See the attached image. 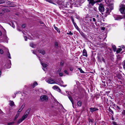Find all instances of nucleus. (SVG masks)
<instances>
[{"label":"nucleus","mask_w":125,"mask_h":125,"mask_svg":"<svg viewBox=\"0 0 125 125\" xmlns=\"http://www.w3.org/2000/svg\"><path fill=\"white\" fill-rule=\"evenodd\" d=\"M21 93V92H20V91H19V92H16V93H15V96H13V98H14L15 97H16V94L18 93Z\"/></svg>","instance_id":"nucleus-42"},{"label":"nucleus","mask_w":125,"mask_h":125,"mask_svg":"<svg viewBox=\"0 0 125 125\" xmlns=\"http://www.w3.org/2000/svg\"><path fill=\"white\" fill-rule=\"evenodd\" d=\"M2 11L5 12H9L10 11V10L7 9L6 8H4L2 9Z\"/></svg>","instance_id":"nucleus-19"},{"label":"nucleus","mask_w":125,"mask_h":125,"mask_svg":"<svg viewBox=\"0 0 125 125\" xmlns=\"http://www.w3.org/2000/svg\"><path fill=\"white\" fill-rule=\"evenodd\" d=\"M75 28H76V29H77L79 31V30L80 29L78 27V26L77 25H76V26H75Z\"/></svg>","instance_id":"nucleus-53"},{"label":"nucleus","mask_w":125,"mask_h":125,"mask_svg":"<svg viewBox=\"0 0 125 125\" xmlns=\"http://www.w3.org/2000/svg\"><path fill=\"white\" fill-rule=\"evenodd\" d=\"M64 62L63 61H61L60 62V64L62 66L64 64Z\"/></svg>","instance_id":"nucleus-44"},{"label":"nucleus","mask_w":125,"mask_h":125,"mask_svg":"<svg viewBox=\"0 0 125 125\" xmlns=\"http://www.w3.org/2000/svg\"><path fill=\"white\" fill-rule=\"evenodd\" d=\"M67 96H68V97L69 99L70 100V101L71 102L72 104H73L74 102H73V99L72 98V97H71V96L69 94V95H68Z\"/></svg>","instance_id":"nucleus-13"},{"label":"nucleus","mask_w":125,"mask_h":125,"mask_svg":"<svg viewBox=\"0 0 125 125\" xmlns=\"http://www.w3.org/2000/svg\"><path fill=\"white\" fill-rule=\"evenodd\" d=\"M18 117L17 116H16L15 115V117L13 119V120L14 121H15L18 118Z\"/></svg>","instance_id":"nucleus-60"},{"label":"nucleus","mask_w":125,"mask_h":125,"mask_svg":"<svg viewBox=\"0 0 125 125\" xmlns=\"http://www.w3.org/2000/svg\"><path fill=\"white\" fill-rule=\"evenodd\" d=\"M25 104L24 103L21 106V107L20 108L19 110H21V111L23 109V108H24L25 106Z\"/></svg>","instance_id":"nucleus-23"},{"label":"nucleus","mask_w":125,"mask_h":125,"mask_svg":"<svg viewBox=\"0 0 125 125\" xmlns=\"http://www.w3.org/2000/svg\"><path fill=\"white\" fill-rule=\"evenodd\" d=\"M8 56V58L9 59H11V57L10 56V53L8 51V54H7Z\"/></svg>","instance_id":"nucleus-40"},{"label":"nucleus","mask_w":125,"mask_h":125,"mask_svg":"<svg viewBox=\"0 0 125 125\" xmlns=\"http://www.w3.org/2000/svg\"><path fill=\"white\" fill-rule=\"evenodd\" d=\"M116 108H117L118 109H119V110H118V112H120L121 111L120 110H121V108L120 107L117 105H116Z\"/></svg>","instance_id":"nucleus-38"},{"label":"nucleus","mask_w":125,"mask_h":125,"mask_svg":"<svg viewBox=\"0 0 125 125\" xmlns=\"http://www.w3.org/2000/svg\"><path fill=\"white\" fill-rule=\"evenodd\" d=\"M71 19L73 23L74 22H75L74 21V19L73 18V17L72 16H71Z\"/></svg>","instance_id":"nucleus-45"},{"label":"nucleus","mask_w":125,"mask_h":125,"mask_svg":"<svg viewBox=\"0 0 125 125\" xmlns=\"http://www.w3.org/2000/svg\"><path fill=\"white\" fill-rule=\"evenodd\" d=\"M122 58L121 57H120V56L119 55H118V56L117 57V61H119L121 60Z\"/></svg>","instance_id":"nucleus-29"},{"label":"nucleus","mask_w":125,"mask_h":125,"mask_svg":"<svg viewBox=\"0 0 125 125\" xmlns=\"http://www.w3.org/2000/svg\"><path fill=\"white\" fill-rule=\"evenodd\" d=\"M79 32L80 34L82 36V37L85 39L87 38L86 36L85 35L84 33L82 31H79Z\"/></svg>","instance_id":"nucleus-10"},{"label":"nucleus","mask_w":125,"mask_h":125,"mask_svg":"<svg viewBox=\"0 0 125 125\" xmlns=\"http://www.w3.org/2000/svg\"><path fill=\"white\" fill-rule=\"evenodd\" d=\"M14 122H10L9 123H8V125H12L14 123Z\"/></svg>","instance_id":"nucleus-43"},{"label":"nucleus","mask_w":125,"mask_h":125,"mask_svg":"<svg viewBox=\"0 0 125 125\" xmlns=\"http://www.w3.org/2000/svg\"><path fill=\"white\" fill-rule=\"evenodd\" d=\"M54 45L55 47L57 49L58 48V45H59L58 43L56 41L55 42H54Z\"/></svg>","instance_id":"nucleus-18"},{"label":"nucleus","mask_w":125,"mask_h":125,"mask_svg":"<svg viewBox=\"0 0 125 125\" xmlns=\"http://www.w3.org/2000/svg\"><path fill=\"white\" fill-rule=\"evenodd\" d=\"M77 104L78 106H81L82 105V102L80 101H79L77 102Z\"/></svg>","instance_id":"nucleus-28"},{"label":"nucleus","mask_w":125,"mask_h":125,"mask_svg":"<svg viewBox=\"0 0 125 125\" xmlns=\"http://www.w3.org/2000/svg\"><path fill=\"white\" fill-rule=\"evenodd\" d=\"M5 1L6 0H0V4L4 3Z\"/></svg>","instance_id":"nucleus-33"},{"label":"nucleus","mask_w":125,"mask_h":125,"mask_svg":"<svg viewBox=\"0 0 125 125\" xmlns=\"http://www.w3.org/2000/svg\"><path fill=\"white\" fill-rule=\"evenodd\" d=\"M70 70L71 71H72L73 70V68L72 67H70Z\"/></svg>","instance_id":"nucleus-57"},{"label":"nucleus","mask_w":125,"mask_h":125,"mask_svg":"<svg viewBox=\"0 0 125 125\" xmlns=\"http://www.w3.org/2000/svg\"><path fill=\"white\" fill-rule=\"evenodd\" d=\"M47 82L49 83L52 84L55 83V82L53 80L49 79L47 81Z\"/></svg>","instance_id":"nucleus-11"},{"label":"nucleus","mask_w":125,"mask_h":125,"mask_svg":"<svg viewBox=\"0 0 125 125\" xmlns=\"http://www.w3.org/2000/svg\"><path fill=\"white\" fill-rule=\"evenodd\" d=\"M40 99L42 101H48V96L46 95H44L41 96L40 97Z\"/></svg>","instance_id":"nucleus-4"},{"label":"nucleus","mask_w":125,"mask_h":125,"mask_svg":"<svg viewBox=\"0 0 125 125\" xmlns=\"http://www.w3.org/2000/svg\"><path fill=\"white\" fill-rule=\"evenodd\" d=\"M123 17L122 16L117 15L115 16V20H120L123 18Z\"/></svg>","instance_id":"nucleus-6"},{"label":"nucleus","mask_w":125,"mask_h":125,"mask_svg":"<svg viewBox=\"0 0 125 125\" xmlns=\"http://www.w3.org/2000/svg\"><path fill=\"white\" fill-rule=\"evenodd\" d=\"M122 49L121 48H119L116 51V52L117 53H119L122 50Z\"/></svg>","instance_id":"nucleus-26"},{"label":"nucleus","mask_w":125,"mask_h":125,"mask_svg":"<svg viewBox=\"0 0 125 125\" xmlns=\"http://www.w3.org/2000/svg\"><path fill=\"white\" fill-rule=\"evenodd\" d=\"M110 103V106H111V104L112 103V104H114V103L113 102H112V101L111 100H110L109 101L108 103Z\"/></svg>","instance_id":"nucleus-52"},{"label":"nucleus","mask_w":125,"mask_h":125,"mask_svg":"<svg viewBox=\"0 0 125 125\" xmlns=\"http://www.w3.org/2000/svg\"><path fill=\"white\" fill-rule=\"evenodd\" d=\"M113 124L114 125H118L114 121H113L112 122Z\"/></svg>","instance_id":"nucleus-51"},{"label":"nucleus","mask_w":125,"mask_h":125,"mask_svg":"<svg viewBox=\"0 0 125 125\" xmlns=\"http://www.w3.org/2000/svg\"><path fill=\"white\" fill-rule=\"evenodd\" d=\"M41 64L44 68L47 67V65L46 64L44 63H42V62H41Z\"/></svg>","instance_id":"nucleus-24"},{"label":"nucleus","mask_w":125,"mask_h":125,"mask_svg":"<svg viewBox=\"0 0 125 125\" xmlns=\"http://www.w3.org/2000/svg\"><path fill=\"white\" fill-rule=\"evenodd\" d=\"M52 88H53L54 90H57L59 92L61 91V90L60 88L57 86L55 85L53 86Z\"/></svg>","instance_id":"nucleus-8"},{"label":"nucleus","mask_w":125,"mask_h":125,"mask_svg":"<svg viewBox=\"0 0 125 125\" xmlns=\"http://www.w3.org/2000/svg\"><path fill=\"white\" fill-rule=\"evenodd\" d=\"M10 104L11 106H14L15 105L14 102L10 100Z\"/></svg>","instance_id":"nucleus-20"},{"label":"nucleus","mask_w":125,"mask_h":125,"mask_svg":"<svg viewBox=\"0 0 125 125\" xmlns=\"http://www.w3.org/2000/svg\"><path fill=\"white\" fill-rule=\"evenodd\" d=\"M13 3L12 2H11L10 1H8L7 2H6V4L7 5H8L10 6V7H14L15 6V4H12Z\"/></svg>","instance_id":"nucleus-7"},{"label":"nucleus","mask_w":125,"mask_h":125,"mask_svg":"<svg viewBox=\"0 0 125 125\" xmlns=\"http://www.w3.org/2000/svg\"><path fill=\"white\" fill-rule=\"evenodd\" d=\"M18 117L17 116H16L15 115V117L13 119V120L14 121H15L18 118Z\"/></svg>","instance_id":"nucleus-59"},{"label":"nucleus","mask_w":125,"mask_h":125,"mask_svg":"<svg viewBox=\"0 0 125 125\" xmlns=\"http://www.w3.org/2000/svg\"><path fill=\"white\" fill-rule=\"evenodd\" d=\"M97 59L98 60V61L100 62H101V59H100L99 56L97 57Z\"/></svg>","instance_id":"nucleus-47"},{"label":"nucleus","mask_w":125,"mask_h":125,"mask_svg":"<svg viewBox=\"0 0 125 125\" xmlns=\"http://www.w3.org/2000/svg\"><path fill=\"white\" fill-rule=\"evenodd\" d=\"M111 115L112 116H111V119L112 120H114L115 119L113 117V114H111Z\"/></svg>","instance_id":"nucleus-55"},{"label":"nucleus","mask_w":125,"mask_h":125,"mask_svg":"<svg viewBox=\"0 0 125 125\" xmlns=\"http://www.w3.org/2000/svg\"><path fill=\"white\" fill-rule=\"evenodd\" d=\"M27 116L25 115H23V116L21 118L22 120L23 121L27 117Z\"/></svg>","instance_id":"nucleus-30"},{"label":"nucleus","mask_w":125,"mask_h":125,"mask_svg":"<svg viewBox=\"0 0 125 125\" xmlns=\"http://www.w3.org/2000/svg\"><path fill=\"white\" fill-rule=\"evenodd\" d=\"M66 33L67 34H68L71 36L73 35V33L71 32V31H69L68 32H67Z\"/></svg>","instance_id":"nucleus-32"},{"label":"nucleus","mask_w":125,"mask_h":125,"mask_svg":"<svg viewBox=\"0 0 125 125\" xmlns=\"http://www.w3.org/2000/svg\"><path fill=\"white\" fill-rule=\"evenodd\" d=\"M112 47L113 49V50L114 51H115L116 49V48L115 45H113Z\"/></svg>","instance_id":"nucleus-36"},{"label":"nucleus","mask_w":125,"mask_h":125,"mask_svg":"<svg viewBox=\"0 0 125 125\" xmlns=\"http://www.w3.org/2000/svg\"><path fill=\"white\" fill-rule=\"evenodd\" d=\"M10 25L13 28H15V25L12 22H11V23L10 24Z\"/></svg>","instance_id":"nucleus-39"},{"label":"nucleus","mask_w":125,"mask_h":125,"mask_svg":"<svg viewBox=\"0 0 125 125\" xmlns=\"http://www.w3.org/2000/svg\"><path fill=\"white\" fill-rule=\"evenodd\" d=\"M98 109L96 108L91 107L90 108V112L93 113L94 112L98 110Z\"/></svg>","instance_id":"nucleus-9"},{"label":"nucleus","mask_w":125,"mask_h":125,"mask_svg":"<svg viewBox=\"0 0 125 125\" xmlns=\"http://www.w3.org/2000/svg\"><path fill=\"white\" fill-rule=\"evenodd\" d=\"M26 26V24H23L22 25V27L23 28H25Z\"/></svg>","instance_id":"nucleus-56"},{"label":"nucleus","mask_w":125,"mask_h":125,"mask_svg":"<svg viewBox=\"0 0 125 125\" xmlns=\"http://www.w3.org/2000/svg\"><path fill=\"white\" fill-rule=\"evenodd\" d=\"M30 46L31 47H32V48H34L35 47V44H34L33 42H31L30 43Z\"/></svg>","instance_id":"nucleus-25"},{"label":"nucleus","mask_w":125,"mask_h":125,"mask_svg":"<svg viewBox=\"0 0 125 125\" xmlns=\"http://www.w3.org/2000/svg\"><path fill=\"white\" fill-rule=\"evenodd\" d=\"M64 72L65 73V74H69V73L67 70H64Z\"/></svg>","instance_id":"nucleus-50"},{"label":"nucleus","mask_w":125,"mask_h":125,"mask_svg":"<svg viewBox=\"0 0 125 125\" xmlns=\"http://www.w3.org/2000/svg\"><path fill=\"white\" fill-rule=\"evenodd\" d=\"M108 110L111 114L114 115V112L110 108V107H109Z\"/></svg>","instance_id":"nucleus-21"},{"label":"nucleus","mask_w":125,"mask_h":125,"mask_svg":"<svg viewBox=\"0 0 125 125\" xmlns=\"http://www.w3.org/2000/svg\"><path fill=\"white\" fill-rule=\"evenodd\" d=\"M70 4V3L69 2L67 3L66 5V6H65V7L67 8H72V5H69V4Z\"/></svg>","instance_id":"nucleus-17"},{"label":"nucleus","mask_w":125,"mask_h":125,"mask_svg":"<svg viewBox=\"0 0 125 125\" xmlns=\"http://www.w3.org/2000/svg\"><path fill=\"white\" fill-rule=\"evenodd\" d=\"M87 1L88 2L87 6L89 7L93 6L94 4L96 3L94 0H87Z\"/></svg>","instance_id":"nucleus-3"},{"label":"nucleus","mask_w":125,"mask_h":125,"mask_svg":"<svg viewBox=\"0 0 125 125\" xmlns=\"http://www.w3.org/2000/svg\"><path fill=\"white\" fill-rule=\"evenodd\" d=\"M59 75L60 76H63V73H59Z\"/></svg>","instance_id":"nucleus-61"},{"label":"nucleus","mask_w":125,"mask_h":125,"mask_svg":"<svg viewBox=\"0 0 125 125\" xmlns=\"http://www.w3.org/2000/svg\"><path fill=\"white\" fill-rule=\"evenodd\" d=\"M38 52L40 53L43 55L45 53V51L43 50H38Z\"/></svg>","instance_id":"nucleus-14"},{"label":"nucleus","mask_w":125,"mask_h":125,"mask_svg":"<svg viewBox=\"0 0 125 125\" xmlns=\"http://www.w3.org/2000/svg\"><path fill=\"white\" fill-rule=\"evenodd\" d=\"M96 3L100 2H101L102 0H94Z\"/></svg>","instance_id":"nucleus-41"},{"label":"nucleus","mask_w":125,"mask_h":125,"mask_svg":"<svg viewBox=\"0 0 125 125\" xmlns=\"http://www.w3.org/2000/svg\"><path fill=\"white\" fill-rule=\"evenodd\" d=\"M113 7H112L111 8H110V9L109 8H106L104 11V13H101V14L103 15V17H104V18H106V17L108 15L110 14V13L111 12V10L113 9Z\"/></svg>","instance_id":"nucleus-1"},{"label":"nucleus","mask_w":125,"mask_h":125,"mask_svg":"<svg viewBox=\"0 0 125 125\" xmlns=\"http://www.w3.org/2000/svg\"><path fill=\"white\" fill-rule=\"evenodd\" d=\"M122 114L124 115H125V110H123V111L122 112Z\"/></svg>","instance_id":"nucleus-49"},{"label":"nucleus","mask_w":125,"mask_h":125,"mask_svg":"<svg viewBox=\"0 0 125 125\" xmlns=\"http://www.w3.org/2000/svg\"><path fill=\"white\" fill-rule=\"evenodd\" d=\"M38 85L37 83L36 82H35L33 83L32 87L34 88L36 86Z\"/></svg>","instance_id":"nucleus-27"},{"label":"nucleus","mask_w":125,"mask_h":125,"mask_svg":"<svg viewBox=\"0 0 125 125\" xmlns=\"http://www.w3.org/2000/svg\"><path fill=\"white\" fill-rule=\"evenodd\" d=\"M99 10L101 12H104V6L102 3H100V4L99 7Z\"/></svg>","instance_id":"nucleus-5"},{"label":"nucleus","mask_w":125,"mask_h":125,"mask_svg":"<svg viewBox=\"0 0 125 125\" xmlns=\"http://www.w3.org/2000/svg\"><path fill=\"white\" fill-rule=\"evenodd\" d=\"M23 121V120L21 118L17 122V123L18 124L22 122Z\"/></svg>","instance_id":"nucleus-34"},{"label":"nucleus","mask_w":125,"mask_h":125,"mask_svg":"<svg viewBox=\"0 0 125 125\" xmlns=\"http://www.w3.org/2000/svg\"><path fill=\"white\" fill-rule=\"evenodd\" d=\"M89 123H90L91 122V123H92L94 121V120L93 119H90L89 118L88 119Z\"/></svg>","instance_id":"nucleus-35"},{"label":"nucleus","mask_w":125,"mask_h":125,"mask_svg":"<svg viewBox=\"0 0 125 125\" xmlns=\"http://www.w3.org/2000/svg\"><path fill=\"white\" fill-rule=\"evenodd\" d=\"M4 53V52L2 49H0V53L1 54H3Z\"/></svg>","instance_id":"nucleus-46"},{"label":"nucleus","mask_w":125,"mask_h":125,"mask_svg":"<svg viewBox=\"0 0 125 125\" xmlns=\"http://www.w3.org/2000/svg\"><path fill=\"white\" fill-rule=\"evenodd\" d=\"M102 61L103 62H104L105 63V60L103 57H102Z\"/></svg>","instance_id":"nucleus-58"},{"label":"nucleus","mask_w":125,"mask_h":125,"mask_svg":"<svg viewBox=\"0 0 125 125\" xmlns=\"http://www.w3.org/2000/svg\"><path fill=\"white\" fill-rule=\"evenodd\" d=\"M30 110L31 109L29 108L27 110H26L24 115H26V116H27V117L30 111Z\"/></svg>","instance_id":"nucleus-16"},{"label":"nucleus","mask_w":125,"mask_h":125,"mask_svg":"<svg viewBox=\"0 0 125 125\" xmlns=\"http://www.w3.org/2000/svg\"><path fill=\"white\" fill-rule=\"evenodd\" d=\"M80 70V72L81 73H84V72L83 71L82 69L81 68H79L78 69Z\"/></svg>","instance_id":"nucleus-37"},{"label":"nucleus","mask_w":125,"mask_h":125,"mask_svg":"<svg viewBox=\"0 0 125 125\" xmlns=\"http://www.w3.org/2000/svg\"><path fill=\"white\" fill-rule=\"evenodd\" d=\"M21 112V110H18V111L17 112V114L16 115V116H17V117H18V116L19 115V114H20V113Z\"/></svg>","instance_id":"nucleus-31"},{"label":"nucleus","mask_w":125,"mask_h":125,"mask_svg":"<svg viewBox=\"0 0 125 125\" xmlns=\"http://www.w3.org/2000/svg\"><path fill=\"white\" fill-rule=\"evenodd\" d=\"M103 99L104 101V102L106 103L108 106L109 105V104L108 103L109 101H108V99L107 98L106 99L105 97H104Z\"/></svg>","instance_id":"nucleus-15"},{"label":"nucleus","mask_w":125,"mask_h":125,"mask_svg":"<svg viewBox=\"0 0 125 125\" xmlns=\"http://www.w3.org/2000/svg\"><path fill=\"white\" fill-rule=\"evenodd\" d=\"M53 26L55 30L59 33H60V31L59 29L57 27H56L55 26V25H54Z\"/></svg>","instance_id":"nucleus-22"},{"label":"nucleus","mask_w":125,"mask_h":125,"mask_svg":"<svg viewBox=\"0 0 125 125\" xmlns=\"http://www.w3.org/2000/svg\"><path fill=\"white\" fill-rule=\"evenodd\" d=\"M83 55L86 57L87 56V53L86 50L84 49L83 51Z\"/></svg>","instance_id":"nucleus-12"},{"label":"nucleus","mask_w":125,"mask_h":125,"mask_svg":"<svg viewBox=\"0 0 125 125\" xmlns=\"http://www.w3.org/2000/svg\"><path fill=\"white\" fill-rule=\"evenodd\" d=\"M102 83H103L102 84L103 85H104V86L105 87L106 86V85L105 84V81H102Z\"/></svg>","instance_id":"nucleus-48"},{"label":"nucleus","mask_w":125,"mask_h":125,"mask_svg":"<svg viewBox=\"0 0 125 125\" xmlns=\"http://www.w3.org/2000/svg\"><path fill=\"white\" fill-rule=\"evenodd\" d=\"M120 9V11L122 13L124 14V17L125 18V5L122 4Z\"/></svg>","instance_id":"nucleus-2"},{"label":"nucleus","mask_w":125,"mask_h":125,"mask_svg":"<svg viewBox=\"0 0 125 125\" xmlns=\"http://www.w3.org/2000/svg\"><path fill=\"white\" fill-rule=\"evenodd\" d=\"M105 29V28L104 27H102L101 28V29L103 30H104Z\"/></svg>","instance_id":"nucleus-62"},{"label":"nucleus","mask_w":125,"mask_h":125,"mask_svg":"<svg viewBox=\"0 0 125 125\" xmlns=\"http://www.w3.org/2000/svg\"><path fill=\"white\" fill-rule=\"evenodd\" d=\"M121 48H123L124 49H125V47L124 45H122L121 46Z\"/></svg>","instance_id":"nucleus-64"},{"label":"nucleus","mask_w":125,"mask_h":125,"mask_svg":"<svg viewBox=\"0 0 125 125\" xmlns=\"http://www.w3.org/2000/svg\"><path fill=\"white\" fill-rule=\"evenodd\" d=\"M93 20L95 22V23H97L96 21V19L95 18H93Z\"/></svg>","instance_id":"nucleus-54"},{"label":"nucleus","mask_w":125,"mask_h":125,"mask_svg":"<svg viewBox=\"0 0 125 125\" xmlns=\"http://www.w3.org/2000/svg\"><path fill=\"white\" fill-rule=\"evenodd\" d=\"M24 38L25 39V41H27V38L26 36H24Z\"/></svg>","instance_id":"nucleus-63"}]
</instances>
